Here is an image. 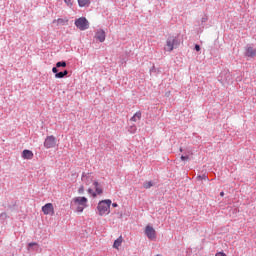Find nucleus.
Masks as SVG:
<instances>
[{
    "mask_svg": "<svg viewBox=\"0 0 256 256\" xmlns=\"http://www.w3.org/2000/svg\"><path fill=\"white\" fill-rule=\"evenodd\" d=\"M93 179H94V177H93L92 173H83L82 174L83 185H86L87 187H89V185H91V183H92L95 188V191H93V189H91V188L88 189L89 195H92V197H97V195L103 194V188H101V185L99 184V182H97Z\"/></svg>",
    "mask_w": 256,
    "mask_h": 256,
    "instance_id": "nucleus-1",
    "label": "nucleus"
},
{
    "mask_svg": "<svg viewBox=\"0 0 256 256\" xmlns=\"http://www.w3.org/2000/svg\"><path fill=\"white\" fill-rule=\"evenodd\" d=\"M88 202L89 200L86 197H74L71 201V207L75 209L77 213H83Z\"/></svg>",
    "mask_w": 256,
    "mask_h": 256,
    "instance_id": "nucleus-2",
    "label": "nucleus"
},
{
    "mask_svg": "<svg viewBox=\"0 0 256 256\" xmlns=\"http://www.w3.org/2000/svg\"><path fill=\"white\" fill-rule=\"evenodd\" d=\"M97 213L100 217H104L105 215H109L111 213V200H102L98 203Z\"/></svg>",
    "mask_w": 256,
    "mask_h": 256,
    "instance_id": "nucleus-3",
    "label": "nucleus"
},
{
    "mask_svg": "<svg viewBox=\"0 0 256 256\" xmlns=\"http://www.w3.org/2000/svg\"><path fill=\"white\" fill-rule=\"evenodd\" d=\"M179 45V42L177 41V38L175 36H170L166 40V45L164 47V51L171 52L175 47Z\"/></svg>",
    "mask_w": 256,
    "mask_h": 256,
    "instance_id": "nucleus-4",
    "label": "nucleus"
},
{
    "mask_svg": "<svg viewBox=\"0 0 256 256\" xmlns=\"http://www.w3.org/2000/svg\"><path fill=\"white\" fill-rule=\"evenodd\" d=\"M75 26L80 31H87L89 29V21L85 17H81L75 20Z\"/></svg>",
    "mask_w": 256,
    "mask_h": 256,
    "instance_id": "nucleus-5",
    "label": "nucleus"
},
{
    "mask_svg": "<svg viewBox=\"0 0 256 256\" xmlns=\"http://www.w3.org/2000/svg\"><path fill=\"white\" fill-rule=\"evenodd\" d=\"M145 235L150 239V241H155V239H157V232L155 231V228L150 225L146 226Z\"/></svg>",
    "mask_w": 256,
    "mask_h": 256,
    "instance_id": "nucleus-6",
    "label": "nucleus"
},
{
    "mask_svg": "<svg viewBox=\"0 0 256 256\" xmlns=\"http://www.w3.org/2000/svg\"><path fill=\"white\" fill-rule=\"evenodd\" d=\"M57 145V138L55 136H48L44 141V147L46 149H53Z\"/></svg>",
    "mask_w": 256,
    "mask_h": 256,
    "instance_id": "nucleus-7",
    "label": "nucleus"
},
{
    "mask_svg": "<svg viewBox=\"0 0 256 256\" xmlns=\"http://www.w3.org/2000/svg\"><path fill=\"white\" fill-rule=\"evenodd\" d=\"M42 212L44 215H50L53 217V215H55V208L52 203H47L42 207Z\"/></svg>",
    "mask_w": 256,
    "mask_h": 256,
    "instance_id": "nucleus-8",
    "label": "nucleus"
},
{
    "mask_svg": "<svg viewBox=\"0 0 256 256\" xmlns=\"http://www.w3.org/2000/svg\"><path fill=\"white\" fill-rule=\"evenodd\" d=\"M95 38L100 41V43H103L105 41V30L99 29L96 31Z\"/></svg>",
    "mask_w": 256,
    "mask_h": 256,
    "instance_id": "nucleus-9",
    "label": "nucleus"
},
{
    "mask_svg": "<svg viewBox=\"0 0 256 256\" xmlns=\"http://www.w3.org/2000/svg\"><path fill=\"white\" fill-rule=\"evenodd\" d=\"M246 57H255L256 56V48H253V46H247L246 47V52H245Z\"/></svg>",
    "mask_w": 256,
    "mask_h": 256,
    "instance_id": "nucleus-10",
    "label": "nucleus"
},
{
    "mask_svg": "<svg viewBox=\"0 0 256 256\" xmlns=\"http://www.w3.org/2000/svg\"><path fill=\"white\" fill-rule=\"evenodd\" d=\"M54 25H57V27H59V25L63 26V25H67L69 23V19L67 18H58L53 20L52 22Z\"/></svg>",
    "mask_w": 256,
    "mask_h": 256,
    "instance_id": "nucleus-11",
    "label": "nucleus"
},
{
    "mask_svg": "<svg viewBox=\"0 0 256 256\" xmlns=\"http://www.w3.org/2000/svg\"><path fill=\"white\" fill-rule=\"evenodd\" d=\"M22 159H33V151L31 150H23L22 152Z\"/></svg>",
    "mask_w": 256,
    "mask_h": 256,
    "instance_id": "nucleus-12",
    "label": "nucleus"
},
{
    "mask_svg": "<svg viewBox=\"0 0 256 256\" xmlns=\"http://www.w3.org/2000/svg\"><path fill=\"white\" fill-rule=\"evenodd\" d=\"M130 121H133L134 123H137V121H141V112H136L130 119Z\"/></svg>",
    "mask_w": 256,
    "mask_h": 256,
    "instance_id": "nucleus-13",
    "label": "nucleus"
},
{
    "mask_svg": "<svg viewBox=\"0 0 256 256\" xmlns=\"http://www.w3.org/2000/svg\"><path fill=\"white\" fill-rule=\"evenodd\" d=\"M123 243V237L120 236L118 239L114 241L113 247L114 249H119V246Z\"/></svg>",
    "mask_w": 256,
    "mask_h": 256,
    "instance_id": "nucleus-14",
    "label": "nucleus"
},
{
    "mask_svg": "<svg viewBox=\"0 0 256 256\" xmlns=\"http://www.w3.org/2000/svg\"><path fill=\"white\" fill-rule=\"evenodd\" d=\"M79 7H87L89 5L90 0H77Z\"/></svg>",
    "mask_w": 256,
    "mask_h": 256,
    "instance_id": "nucleus-15",
    "label": "nucleus"
},
{
    "mask_svg": "<svg viewBox=\"0 0 256 256\" xmlns=\"http://www.w3.org/2000/svg\"><path fill=\"white\" fill-rule=\"evenodd\" d=\"M143 187H144V189H151V187H153V182L146 181V182H144Z\"/></svg>",
    "mask_w": 256,
    "mask_h": 256,
    "instance_id": "nucleus-16",
    "label": "nucleus"
},
{
    "mask_svg": "<svg viewBox=\"0 0 256 256\" xmlns=\"http://www.w3.org/2000/svg\"><path fill=\"white\" fill-rule=\"evenodd\" d=\"M28 247H29V249H33L34 251H35L36 249H39V245H38L37 243H30V244L28 245Z\"/></svg>",
    "mask_w": 256,
    "mask_h": 256,
    "instance_id": "nucleus-17",
    "label": "nucleus"
},
{
    "mask_svg": "<svg viewBox=\"0 0 256 256\" xmlns=\"http://www.w3.org/2000/svg\"><path fill=\"white\" fill-rule=\"evenodd\" d=\"M56 67L57 68H59V67H67V62H65V61L57 62L56 63Z\"/></svg>",
    "mask_w": 256,
    "mask_h": 256,
    "instance_id": "nucleus-18",
    "label": "nucleus"
},
{
    "mask_svg": "<svg viewBox=\"0 0 256 256\" xmlns=\"http://www.w3.org/2000/svg\"><path fill=\"white\" fill-rule=\"evenodd\" d=\"M78 193L79 195H83V193H85V186H83V184L79 187Z\"/></svg>",
    "mask_w": 256,
    "mask_h": 256,
    "instance_id": "nucleus-19",
    "label": "nucleus"
},
{
    "mask_svg": "<svg viewBox=\"0 0 256 256\" xmlns=\"http://www.w3.org/2000/svg\"><path fill=\"white\" fill-rule=\"evenodd\" d=\"M63 77H65V76L63 75V72H58V73L55 74V78H56V79H63Z\"/></svg>",
    "mask_w": 256,
    "mask_h": 256,
    "instance_id": "nucleus-20",
    "label": "nucleus"
},
{
    "mask_svg": "<svg viewBox=\"0 0 256 256\" xmlns=\"http://www.w3.org/2000/svg\"><path fill=\"white\" fill-rule=\"evenodd\" d=\"M64 3H66L68 7H73V0H64Z\"/></svg>",
    "mask_w": 256,
    "mask_h": 256,
    "instance_id": "nucleus-21",
    "label": "nucleus"
},
{
    "mask_svg": "<svg viewBox=\"0 0 256 256\" xmlns=\"http://www.w3.org/2000/svg\"><path fill=\"white\" fill-rule=\"evenodd\" d=\"M129 131H130L131 133H135V131H137V127L131 126L130 129H129Z\"/></svg>",
    "mask_w": 256,
    "mask_h": 256,
    "instance_id": "nucleus-22",
    "label": "nucleus"
},
{
    "mask_svg": "<svg viewBox=\"0 0 256 256\" xmlns=\"http://www.w3.org/2000/svg\"><path fill=\"white\" fill-rule=\"evenodd\" d=\"M52 72L55 73V75H57V73H59V70L57 69V67H53Z\"/></svg>",
    "mask_w": 256,
    "mask_h": 256,
    "instance_id": "nucleus-23",
    "label": "nucleus"
},
{
    "mask_svg": "<svg viewBox=\"0 0 256 256\" xmlns=\"http://www.w3.org/2000/svg\"><path fill=\"white\" fill-rule=\"evenodd\" d=\"M215 256H227V254H226V253H223V252H218V253H216Z\"/></svg>",
    "mask_w": 256,
    "mask_h": 256,
    "instance_id": "nucleus-24",
    "label": "nucleus"
},
{
    "mask_svg": "<svg viewBox=\"0 0 256 256\" xmlns=\"http://www.w3.org/2000/svg\"><path fill=\"white\" fill-rule=\"evenodd\" d=\"M195 51H201V46H199V44L195 45Z\"/></svg>",
    "mask_w": 256,
    "mask_h": 256,
    "instance_id": "nucleus-25",
    "label": "nucleus"
},
{
    "mask_svg": "<svg viewBox=\"0 0 256 256\" xmlns=\"http://www.w3.org/2000/svg\"><path fill=\"white\" fill-rule=\"evenodd\" d=\"M0 217H2V219H6L7 213H5V212L1 213V214H0Z\"/></svg>",
    "mask_w": 256,
    "mask_h": 256,
    "instance_id": "nucleus-26",
    "label": "nucleus"
},
{
    "mask_svg": "<svg viewBox=\"0 0 256 256\" xmlns=\"http://www.w3.org/2000/svg\"><path fill=\"white\" fill-rule=\"evenodd\" d=\"M189 159V156H181L182 161H187Z\"/></svg>",
    "mask_w": 256,
    "mask_h": 256,
    "instance_id": "nucleus-27",
    "label": "nucleus"
},
{
    "mask_svg": "<svg viewBox=\"0 0 256 256\" xmlns=\"http://www.w3.org/2000/svg\"><path fill=\"white\" fill-rule=\"evenodd\" d=\"M62 74H63L64 77H66V75H69V71L64 70V71L62 72Z\"/></svg>",
    "mask_w": 256,
    "mask_h": 256,
    "instance_id": "nucleus-28",
    "label": "nucleus"
},
{
    "mask_svg": "<svg viewBox=\"0 0 256 256\" xmlns=\"http://www.w3.org/2000/svg\"><path fill=\"white\" fill-rule=\"evenodd\" d=\"M202 23H207V18L206 17L202 18Z\"/></svg>",
    "mask_w": 256,
    "mask_h": 256,
    "instance_id": "nucleus-29",
    "label": "nucleus"
},
{
    "mask_svg": "<svg viewBox=\"0 0 256 256\" xmlns=\"http://www.w3.org/2000/svg\"><path fill=\"white\" fill-rule=\"evenodd\" d=\"M220 197H225V192H221Z\"/></svg>",
    "mask_w": 256,
    "mask_h": 256,
    "instance_id": "nucleus-30",
    "label": "nucleus"
},
{
    "mask_svg": "<svg viewBox=\"0 0 256 256\" xmlns=\"http://www.w3.org/2000/svg\"><path fill=\"white\" fill-rule=\"evenodd\" d=\"M119 205L117 203H113L112 207H118Z\"/></svg>",
    "mask_w": 256,
    "mask_h": 256,
    "instance_id": "nucleus-31",
    "label": "nucleus"
}]
</instances>
